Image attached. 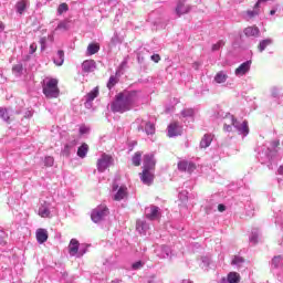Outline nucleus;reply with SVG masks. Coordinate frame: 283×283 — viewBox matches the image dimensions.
<instances>
[{
  "label": "nucleus",
  "instance_id": "1",
  "mask_svg": "<svg viewBox=\"0 0 283 283\" xmlns=\"http://www.w3.org/2000/svg\"><path fill=\"white\" fill-rule=\"evenodd\" d=\"M138 102V92L123 91L115 95V101L111 104L112 112L125 114L129 112Z\"/></svg>",
  "mask_w": 283,
  "mask_h": 283
},
{
  "label": "nucleus",
  "instance_id": "2",
  "mask_svg": "<svg viewBox=\"0 0 283 283\" xmlns=\"http://www.w3.org/2000/svg\"><path fill=\"white\" fill-rule=\"evenodd\" d=\"M283 144L271 143L268 146L262 145L259 150V160L262 165H268L269 169H273V165H277V156L282 153Z\"/></svg>",
  "mask_w": 283,
  "mask_h": 283
},
{
  "label": "nucleus",
  "instance_id": "3",
  "mask_svg": "<svg viewBox=\"0 0 283 283\" xmlns=\"http://www.w3.org/2000/svg\"><path fill=\"white\" fill-rule=\"evenodd\" d=\"M42 92L46 98H59V94H61L59 80L46 77L42 84Z\"/></svg>",
  "mask_w": 283,
  "mask_h": 283
},
{
  "label": "nucleus",
  "instance_id": "4",
  "mask_svg": "<svg viewBox=\"0 0 283 283\" xmlns=\"http://www.w3.org/2000/svg\"><path fill=\"white\" fill-rule=\"evenodd\" d=\"M109 214V209L106 208V206H98L95 208L91 213V219L93 222L98 223L103 222L105 218Z\"/></svg>",
  "mask_w": 283,
  "mask_h": 283
},
{
  "label": "nucleus",
  "instance_id": "5",
  "mask_svg": "<svg viewBox=\"0 0 283 283\" xmlns=\"http://www.w3.org/2000/svg\"><path fill=\"white\" fill-rule=\"evenodd\" d=\"M114 158L107 154H102L101 158L97 160V171L103 174L108 167H112Z\"/></svg>",
  "mask_w": 283,
  "mask_h": 283
},
{
  "label": "nucleus",
  "instance_id": "6",
  "mask_svg": "<svg viewBox=\"0 0 283 283\" xmlns=\"http://www.w3.org/2000/svg\"><path fill=\"white\" fill-rule=\"evenodd\" d=\"M78 247H80L78 240L72 239L69 244L70 255L72 256L76 255V258H83V255H85V250L80 249L78 251Z\"/></svg>",
  "mask_w": 283,
  "mask_h": 283
},
{
  "label": "nucleus",
  "instance_id": "7",
  "mask_svg": "<svg viewBox=\"0 0 283 283\" xmlns=\"http://www.w3.org/2000/svg\"><path fill=\"white\" fill-rule=\"evenodd\" d=\"M113 200H116L117 202H120V200H125L127 198V188L125 186L118 187V185H113Z\"/></svg>",
  "mask_w": 283,
  "mask_h": 283
},
{
  "label": "nucleus",
  "instance_id": "8",
  "mask_svg": "<svg viewBox=\"0 0 283 283\" xmlns=\"http://www.w3.org/2000/svg\"><path fill=\"white\" fill-rule=\"evenodd\" d=\"M231 125L242 134V136H249V122L244 120L241 125H238V119L234 116H230Z\"/></svg>",
  "mask_w": 283,
  "mask_h": 283
},
{
  "label": "nucleus",
  "instance_id": "9",
  "mask_svg": "<svg viewBox=\"0 0 283 283\" xmlns=\"http://www.w3.org/2000/svg\"><path fill=\"white\" fill-rule=\"evenodd\" d=\"M167 129L169 138L182 135V126L178 122L170 123Z\"/></svg>",
  "mask_w": 283,
  "mask_h": 283
},
{
  "label": "nucleus",
  "instance_id": "10",
  "mask_svg": "<svg viewBox=\"0 0 283 283\" xmlns=\"http://www.w3.org/2000/svg\"><path fill=\"white\" fill-rule=\"evenodd\" d=\"M145 216L148 220H160V208L150 206L145 209Z\"/></svg>",
  "mask_w": 283,
  "mask_h": 283
},
{
  "label": "nucleus",
  "instance_id": "11",
  "mask_svg": "<svg viewBox=\"0 0 283 283\" xmlns=\"http://www.w3.org/2000/svg\"><path fill=\"white\" fill-rule=\"evenodd\" d=\"M139 178L143 182V185H149L154 184V170L143 169V171L139 174Z\"/></svg>",
  "mask_w": 283,
  "mask_h": 283
},
{
  "label": "nucleus",
  "instance_id": "12",
  "mask_svg": "<svg viewBox=\"0 0 283 283\" xmlns=\"http://www.w3.org/2000/svg\"><path fill=\"white\" fill-rule=\"evenodd\" d=\"M143 169L153 170L156 169V159L154 158V154H146L144 156V164Z\"/></svg>",
  "mask_w": 283,
  "mask_h": 283
},
{
  "label": "nucleus",
  "instance_id": "13",
  "mask_svg": "<svg viewBox=\"0 0 283 283\" xmlns=\"http://www.w3.org/2000/svg\"><path fill=\"white\" fill-rule=\"evenodd\" d=\"M39 216L41 218H52V205L45 201L41 203L39 208Z\"/></svg>",
  "mask_w": 283,
  "mask_h": 283
},
{
  "label": "nucleus",
  "instance_id": "14",
  "mask_svg": "<svg viewBox=\"0 0 283 283\" xmlns=\"http://www.w3.org/2000/svg\"><path fill=\"white\" fill-rule=\"evenodd\" d=\"M155 253L157 258L165 260L171 255V248L167 245H159L156 248Z\"/></svg>",
  "mask_w": 283,
  "mask_h": 283
},
{
  "label": "nucleus",
  "instance_id": "15",
  "mask_svg": "<svg viewBox=\"0 0 283 283\" xmlns=\"http://www.w3.org/2000/svg\"><path fill=\"white\" fill-rule=\"evenodd\" d=\"M178 169L179 171H188V174H191L196 169V164L187 160H181L178 163Z\"/></svg>",
  "mask_w": 283,
  "mask_h": 283
},
{
  "label": "nucleus",
  "instance_id": "16",
  "mask_svg": "<svg viewBox=\"0 0 283 283\" xmlns=\"http://www.w3.org/2000/svg\"><path fill=\"white\" fill-rule=\"evenodd\" d=\"M251 70V61L243 62L239 67L235 69V76H244L247 72Z\"/></svg>",
  "mask_w": 283,
  "mask_h": 283
},
{
  "label": "nucleus",
  "instance_id": "17",
  "mask_svg": "<svg viewBox=\"0 0 283 283\" xmlns=\"http://www.w3.org/2000/svg\"><path fill=\"white\" fill-rule=\"evenodd\" d=\"M82 70L87 74H90V72H94V70H96V62L94 60H85L82 63Z\"/></svg>",
  "mask_w": 283,
  "mask_h": 283
},
{
  "label": "nucleus",
  "instance_id": "18",
  "mask_svg": "<svg viewBox=\"0 0 283 283\" xmlns=\"http://www.w3.org/2000/svg\"><path fill=\"white\" fill-rule=\"evenodd\" d=\"M35 238L39 244H44V242H48V230L43 228L38 229L35 232Z\"/></svg>",
  "mask_w": 283,
  "mask_h": 283
},
{
  "label": "nucleus",
  "instance_id": "19",
  "mask_svg": "<svg viewBox=\"0 0 283 283\" xmlns=\"http://www.w3.org/2000/svg\"><path fill=\"white\" fill-rule=\"evenodd\" d=\"M189 10H191V8L188 4H185V2H179L176 8V13L178 17H182V14H188Z\"/></svg>",
  "mask_w": 283,
  "mask_h": 283
},
{
  "label": "nucleus",
  "instance_id": "20",
  "mask_svg": "<svg viewBox=\"0 0 283 283\" xmlns=\"http://www.w3.org/2000/svg\"><path fill=\"white\" fill-rule=\"evenodd\" d=\"M28 6H30V1L28 0H20L15 4L17 12L19 14H23L25 10L28 9Z\"/></svg>",
  "mask_w": 283,
  "mask_h": 283
},
{
  "label": "nucleus",
  "instance_id": "21",
  "mask_svg": "<svg viewBox=\"0 0 283 283\" xmlns=\"http://www.w3.org/2000/svg\"><path fill=\"white\" fill-rule=\"evenodd\" d=\"M53 63L59 67L65 63V52L63 50L57 51L56 56L53 59Z\"/></svg>",
  "mask_w": 283,
  "mask_h": 283
},
{
  "label": "nucleus",
  "instance_id": "22",
  "mask_svg": "<svg viewBox=\"0 0 283 283\" xmlns=\"http://www.w3.org/2000/svg\"><path fill=\"white\" fill-rule=\"evenodd\" d=\"M245 36H260V29L258 27H248L244 29Z\"/></svg>",
  "mask_w": 283,
  "mask_h": 283
},
{
  "label": "nucleus",
  "instance_id": "23",
  "mask_svg": "<svg viewBox=\"0 0 283 283\" xmlns=\"http://www.w3.org/2000/svg\"><path fill=\"white\" fill-rule=\"evenodd\" d=\"M136 229L139 233H146L149 229V224L145 220H137Z\"/></svg>",
  "mask_w": 283,
  "mask_h": 283
},
{
  "label": "nucleus",
  "instance_id": "24",
  "mask_svg": "<svg viewBox=\"0 0 283 283\" xmlns=\"http://www.w3.org/2000/svg\"><path fill=\"white\" fill-rule=\"evenodd\" d=\"M101 50V45L98 43H90L87 46V54L88 56H93V54H98Z\"/></svg>",
  "mask_w": 283,
  "mask_h": 283
},
{
  "label": "nucleus",
  "instance_id": "25",
  "mask_svg": "<svg viewBox=\"0 0 283 283\" xmlns=\"http://www.w3.org/2000/svg\"><path fill=\"white\" fill-rule=\"evenodd\" d=\"M90 151V146L87 144H82L77 149V156L78 158H85L87 156V153Z\"/></svg>",
  "mask_w": 283,
  "mask_h": 283
},
{
  "label": "nucleus",
  "instance_id": "26",
  "mask_svg": "<svg viewBox=\"0 0 283 283\" xmlns=\"http://www.w3.org/2000/svg\"><path fill=\"white\" fill-rule=\"evenodd\" d=\"M227 78H229V75L224 73V71H220L216 74L214 81L216 83H227Z\"/></svg>",
  "mask_w": 283,
  "mask_h": 283
},
{
  "label": "nucleus",
  "instance_id": "27",
  "mask_svg": "<svg viewBox=\"0 0 283 283\" xmlns=\"http://www.w3.org/2000/svg\"><path fill=\"white\" fill-rule=\"evenodd\" d=\"M0 118L4 120V123H12V118L10 117V113H8V108L0 107Z\"/></svg>",
  "mask_w": 283,
  "mask_h": 283
},
{
  "label": "nucleus",
  "instance_id": "28",
  "mask_svg": "<svg viewBox=\"0 0 283 283\" xmlns=\"http://www.w3.org/2000/svg\"><path fill=\"white\" fill-rule=\"evenodd\" d=\"M142 161H143V153H140V151L135 153L132 158V163H133L134 167H140Z\"/></svg>",
  "mask_w": 283,
  "mask_h": 283
},
{
  "label": "nucleus",
  "instance_id": "29",
  "mask_svg": "<svg viewBox=\"0 0 283 283\" xmlns=\"http://www.w3.org/2000/svg\"><path fill=\"white\" fill-rule=\"evenodd\" d=\"M98 94H99V90H98V86H96L94 90H92L90 93H87L86 102L92 103V101H94V98H97Z\"/></svg>",
  "mask_w": 283,
  "mask_h": 283
},
{
  "label": "nucleus",
  "instance_id": "30",
  "mask_svg": "<svg viewBox=\"0 0 283 283\" xmlns=\"http://www.w3.org/2000/svg\"><path fill=\"white\" fill-rule=\"evenodd\" d=\"M145 132L147 136H154V134H156V125L151 124V122H147L145 126Z\"/></svg>",
  "mask_w": 283,
  "mask_h": 283
},
{
  "label": "nucleus",
  "instance_id": "31",
  "mask_svg": "<svg viewBox=\"0 0 283 283\" xmlns=\"http://www.w3.org/2000/svg\"><path fill=\"white\" fill-rule=\"evenodd\" d=\"M282 265H283V256L282 255H277L272 259V268L273 269H281Z\"/></svg>",
  "mask_w": 283,
  "mask_h": 283
},
{
  "label": "nucleus",
  "instance_id": "32",
  "mask_svg": "<svg viewBox=\"0 0 283 283\" xmlns=\"http://www.w3.org/2000/svg\"><path fill=\"white\" fill-rule=\"evenodd\" d=\"M271 43H273V41L271 39L261 41L258 45L259 52H264V50H266V48H269V45H271Z\"/></svg>",
  "mask_w": 283,
  "mask_h": 283
},
{
  "label": "nucleus",
  "instance_id": "33",
  "mask_svg": "<svg viewBox=\"0 0 283 283\" xmlns=\"http://www.w3.org/2000/svg\"><path fill=\"white\" fill-rule=\"evenodd\" d=\"M228 282L229 283H238V282H240V274L238 272H230L228 274Z\"/></svg>",
  "mask_w": 283,
  "mask_h": 283
},
{
  "label": "nucleus",
  "instance_id": "34",
  "mask_svg": "<svg viewBox=\"0 0 283 283\" xmlns=\"http://www.w3.org/2000/svg\"><path fill=\"white\" fill-rule=\"evenodd\" d=\"M260 237V231L253 230L251 235H250V242L252 244H258V238Z\"/></svg>",
  "mask_w": 283,
  "mask_h": 283
},
{
  "label": "nucleus",
  "instance_id": "35",
  "mask_svg": "<svg viewBox=\"0 0 283 283\" xmlns=\"http://www.w3.org/2000/svg\"><path fill=\"white\" fill-rule=\"evenodd\" d=\"M231 264H232L233 266H242V264H244V259H243L242 256H234V258L232 259Z\"/></svg>",
  "mask_w": 283,
  "mask_h": 283
},
{
  "label": "nucleus",
  "instance_id": "36",
  "mask_svg": "<svg viewBox=\"0 0 283 283\" xmlns=\"http://www.w3.org/2000/svg\"><path fill=\"white\" fill-rule=\"evenodd\" d=\"M67 10H70V6L63 2L57 7V14H63V12H67Z\"/></svg>",
  "mask_w": 283,
  "mask_h": 283
},
{
  "label": "nucleus",
  "instance_id": "37",
  "mask_svg": "<svg viewBox=\"0 0 283 283\" xmlns=\"http://www.w3.org/2000/svg\"><path fill=\"white\" fill-rule=\"evenodd\" d=\"M116 83H118V78H116V76L112 75L108 80L107 88L112 90V87H114L116 85Z\"/></svg>",
  "mask_w": 283,
  "mask_h": 283
},
{
  "label": "nucleus",
  "instance_id": "38",
  "mask_svg": "<svg viewBox=\"0 0 283 283\" xmlns=\"http://www.w3.org/2000/svg\"><path fill=\"white\" fill-rule=\"evenodd\" d=\"M213 140H216V136L212 134H206L201 139V143H213Z\"/></svg>",
  "mask_w": 283,
  "mask_h": 283
},
{
  "label": "nucleus",
  "instance_id": "39",
  "mask_svg": "<svg viewBox=\"0 0 283 283\" xmlns=\"http://www.w3.org/2000/svg\"><path fill=\"white\" fill-rule=\"evenodd\" d=\"M13 74H21L23 72V64H15L12 66Z\"/></svg>",
  "mask_w": 283,
  "mask_h": 283
},
{
  "label": "nucleus",
  "instance_id": "40",
  "mask_svg": "<svg viewBox=\"0 0 283 283\" xmlns=\"http://www.w3.org/2000/svg\"><path fill=\"white\" fill-rule=\"evenodd\" d=\"M54 165V157L48 156L44 158V166L52 167Z\"/></svg>",
  "mask_w": 283,
  "mask_h": 283
},
{
  "label": "nucleus",
  "instance_id": "41",
  "mask_svg": "<svg viewBox=\"0 0 283 283\" xmlns=\"http://www.w3.org/2000/svg\"><path fill=\"white\" fill-rule=\"evenodd\" d=\"M143 266H145V263L143 261H137L133 263L132 269L134 271H138L139 269H143Z\"/></svg>",
  "mask_w": 283,
  "mask_h": 283
},
{
  "label": "nucleus",
  "instance_id": "42",
  "mask_svg": "<svg viewBox=\"0 0 283 283\" xmlns=\"http://www.w3.org/2000/svg\"><path fill=\"white\" fill-rule=\"evenodd\" d=\"M224 45V40H220L218 43L212 45V52H218V50H220V48H222Z\"/></svg>",
  "mask_w": 283,
  "mask_h": 283
},
{
  "label": "nucleus",
  "instance_id": "43",
  "mask_svg": "<svg viewBox=\"0 0 283 283\" xmlns=\"http://www.w3.org/2000/svg\"><path fill=\"white\" fill-rule=\"evenodd\" d=\"M181 114H182V116H184L185 118L191 117V116H193V109H192V108L184 109Z\"/></svg>",
  "mask_w": 283,
  "mask_h": 283
},
{
  "label": "nucleus",
  "instance_id": "44",
  "mask_svg": "<svg viewBox=\"0 0 283 283\" xmlns=\"http://www.w3.org/2000/svg\"><path fill=\"white\" fill-rule=\"evenodd\" d=\"M259 8H254L253 11H247L248 17H250V19H253V17H258V14H260V10H258Z\"/></svg>",
  "mask_w": 283,
  "mask_h": 283
},
{
  "label": "nucleus",
  "instance_id": "45",
  "mask_svg": "<svg viewBox=\"0 0 283 283\" xmlns=\"http://www.w3.org/2000/svg\"><path fill=\"white\" fill-rule=\"evenodd\" d=\"M90 132V127L85 125L80 126V135L84 136V134H87Z\"/></svg>",
  "mask_w": 283,
  "mask_h": 283
},
{
  "label": "nucleus",
  "instance_id": "46",
  "mask_svg": "<svg viewBox=\"0 0 283 283\" xmlns=\"http://www.w3.org/2000/svg\"><path fill=\"white\" fill-rule=\"evenodd\" d=\"M211 261L208 258H202V269H209Z\"/></svg>",
  "mask_w": 283,
  "mask_h": 283
},
{
  "label": "nucleus",
  "instance_id": "47",
  "mask_svg": "<svg viewBox=\"0 0 283 283\" xmlns=\"http://www.w3.org/2000/svg\"><path fill=\"white\" fill-rule=\"evenodd\" d=\"M150 59L154 63H160V54H153Z\"/></svg>",
  "mask_w": 283,
  "mask_h": 283
},
{
  "label": "nucleus",
  "instance_id": "48",
  "mask_svg": "<svg viewBox=\"0 0 283 283\" xmlns=\"http://www.w3.org/2000/svg\"><path fill=\"white\" fill-rule=\"evenodd\" d=\"M63 156H70V145H65L64 149L62 150Z\"/></svg>",
  "mask_w": 283,
  "mask_h": 283
},
{
  "label": "nucleus",
  "instance_id": "49",
  "mask_svg": "<svg viewBox=\"0 0 283 283\" xmlns=\"http://www.w3.org/2000/svg\"><path fill=\"white\" fill-rule=\"evenodd\" d=\"M45 43H48V39L45 38H41L40 39V44H41V50H45Z\"/></svg>",
  "mask_w": 283,
  "mask_h": 283
},
{
  "label": "nucleus",
  "instance_id": "50",
  "mask_svg": "<svg viewBox=\"0 0 283 283\" xmlns=\"http://www.w3.org/2000/svg\"><path fill=\"white\" fill-rule=\"evenodd\" d=\"M36 52V43L30 44V54H34Z\"/></svg>",
  "mask_w": 283,
  "mask_h": 283
},
{
  "label": "nucleus",
  "instance_id": "51",
  "mask_svg": "<svg viewBox=\"0 0 283 283\" xmlns=\"http://www.w3.org/2000/svg\"><path fill=\"white\" fill-rule=\"evenodd\" d=\"M218 211H220L222 213V211H227V207L224 205L220 203L218 206Z\"/></svg>",
  "mask_w": 283,
  "mask_h": 283
},
{
  "label": "nucleus",
  "instance_id": "52",
  "mask_svg": "<svg viewBox=\"0 0 283 283\" xmlns=\"http://www.w3.org/2000/svg\"><path fill=\"white\" fill-rule=\"evenodd\" d=\"M231 125L232 124H230V125L224 124V126H223L224 132H231V129H232Z\"/></svg>",
  "mask_w": 283,
  "mask_h": 283
},
{
  "label": "nucleus",
  "instance_id": "53",
  "mask_svg": "<svg viewBox=\"0 0 283 283\" xmlns=\"http://www.w3.org/2000/svg\"><path fill=\"white\" fill-rule=\"evenodd\" d=\"M209 143H205V144H200V149H207V147H209Z\"/></svg>",
  "mask_w": 283,
  "mask_h": 283
},
{
  "label": "nucleus",
  "instance_id": "54",
  "mask_svg": "<svg viewBox=\"0 0 283 283\" xmlns=\"http://www.w3.org/2000/svg\"><path fill=\"white\" fill-rule=\"evenodd\" d=\"M6 30V24H3L2 21H0V32H3Z\"/></svg>",
  "mask_w": 283,
  "mask_h": 283
},
{
  "label": "nucleus",
  "instance_id": "55",
  "mask_svg": "<svg viewBox=\"0 0 283 283\" xmlns=\"http://www.w3.org/2000/svg\"><path fill=\"white\" fill-rule=\"evenodd\" d=\"M57 28L61 30V29H65V23H60L59 25H57Z\"/></svg>",
  "mask_w": 283,
  "mask_h": 283
},
{
  "label": "nucleus",
  "instance_id": "56",
  "mask_svg": "<svg viewBox=\"0 0 283 283\" xmlns=\"http://www.w3.org/2000/svg\"><path fill=\"white\" fill-rule=\"evenodd\" d=\"M270 14H271V15L275 14V10H271V11H270Z\"/></svg>",
  "mask_w": 283,
  "mask_h": 283
},
{
  "label": "nucleus",
  "instance_id": "57",
  "mask_svg": "<svg viewBox=\"0 0 283 283\" xmlns=\"http://www.w3.org/2000/svg\"><path fill=\"white\" fill-rule=\"evenodd\" d=\"M147 283H154V277L148 280Z\"/></svg>",
  "mask_w": 283,
  "mask_h": 283
},
{
  "label": "nucleus",
  "instance_id": "58",
  "mask_svg": "<svg viewBox=\"0 0 283 283\" xmlns=\"http://www.w3.org/2000/svg\"><path fill=\"white\" fill-rule=\"evenodd\" d=\"M275 224H280V219H276Z\"/></svg>",
  "mask_w": 283,
  "mask_h": 283
},
{
  "label": "nucleus",
  "instance_id": "59",
  "mask_svg": "<svg viewBox=\"0 0 283 283\" xmlns=\"http://www.w3.org/2000/svg\"><path fill=\"white\" fill-rule=\"evenodd\" d=\"M193 65H198V63H195Z\"/></svg>",
  "mask_w": 283,
  "mask_h": 283
}]
</instances>
